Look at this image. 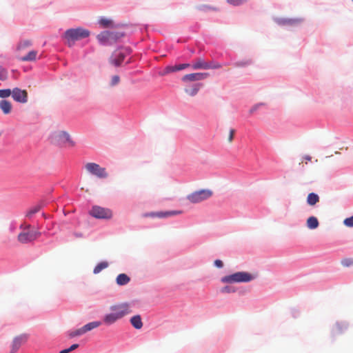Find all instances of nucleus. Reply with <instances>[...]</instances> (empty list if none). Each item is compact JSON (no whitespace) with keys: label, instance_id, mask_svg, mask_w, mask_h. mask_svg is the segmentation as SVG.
Listing matches in <instances>:
<instances>
[{"label":"nucleus","instance_id":"nucleus-37","mask_svg":"<svg viewBox=\"0 0 353 353\" xmlns=\"http://www.w3.org/2000/svg\"><path fill=\"white\" fill-rule=\"evenodd\" d=\"M209 69H217L221 67V65L219 63L209 62Z\"/></svg>","mask_w":353,"mask_h":353},{"label":"nucleus","instance_id":"nucleus-39","mask_svg":"<svg viewBox=\"0 0 353 353\" xmlns=\"http://www.w3.org/2000/svg\"><path fill=\"white\" fill-rule=\"evenodd\" d=\"M235 130L234 129L230 130V133L228 136V141L231 143L233 141L234 136Z\"/></svg>","mask_w":353,"mask_h":353},{"label":"nucleus","instance_id":"nucleus-23","mask_svg":"<svg viewBox=\"0 0 353 353\" xmlns=\"http://www.w3.org/2000/svg\"><path fill=\"white\" fill-rule=\"evenodd\" d=\"M201 86H202V84H199V83L195 84L192 88H189V89H185V92L190 96H194L197 94V92H199V90Z\"/></svg>","mask_w":353,"mask_h":353},{"label":"nucleus","instance_id":"nucleus-24","mask_svg":"<svg viewBox=\"0 0 353 353\" xmlns=\"http://www.w3.org/2000/svg\"><path fill=\"white\" fill-rule=\"evenodd\" d=\"M108 266V263L106 261H102L98 263L95 268H94L93 272L97 274H99L101 271L105 269Z\"/></svg>","mask_w":353,"mask_h":353},{"label":"nucleus","instance_id":"nucleus-38","mask_svg":"<svg viewBox=\"0 0 353 353\" xmlns=\"http://www.w3.org/2000/svg\"><path fill=\"white\" fill-rule=\"evenodd\" d=\"M221 292H224V293H231V292H234L235 290L233 288H232L230 286H225L222 288Z\"/></svg>","mask_w":353,"mask_h":353},{"label":"nucleus","instance_id":"nucleus-18","mask_svg":"<svg viewBox=\"0 0 353 353\" xmlns=\"http://www.w3.org/2000/svg\"><path fill=\"white\" fill-rule=\"evenodd\" d=\"M307 227L310 230H314L319 225V221L315 216H310L306 221Z\"/></svg>","mask_w":353,"mask_h":353},{"label":"nucleus","instance_id":"nucleus-12","mask_svg":"<svg viewBox=\"0 0 353 353\" xmlns=\"http://www.w3.org/2000/svg\"><path fill=\"white\" fill-rule=\"evenodd\" d=\"M208 73L196 72L185 74L182 77L183 82L198 81L203 80L208 77Z\"/></svg>","mask_w":353,"mask_h":353},{"label":"nucleus","instance_id":"nucleus-26","mask_svg":"<svg viewBox=\"0 0 353 353\" xmlns=\"http://www.w3.org/2000/svg\"><path fill=\"white\" fill-rule=\"evenodd\" d=\"M40 210L41 206L39 205H35L27 211L26 216L28 218H31L34 214L37 213Z\"/></svg>","mask_w":353,"mask_h":353},{"label":"nucleus","instance_id":"nucleus-25","mask_svg":"<svg viewBox=\"0 0 353 353\" xmlns=\"http://www.w3.org/2000/svg\"><path fill=\"white\" fill-rule=\"evenodd\" d=\"M31 46H32V42L30 41H28V40L22 41L19 43L17 50L19 51H23L26 48H29Z\"/></svg>","mask_w":353,"mask_h":353},{"label":"nucleus","instance_id":"nucleus-32","mask_svg":"<svg viewBox=\"0 0 353 353\" xmlns=\"http://www.w3.org/2000/svg\"><path fill=\"white\" fill-rule=\"evenodd\" d=\"M228 3L233 6H240L247 1V0H227Z\"/></svg>","mask_w":353,"mask_h":353},{"label":"nucleus","instance_id":"nucleus-31","mask_svg":"<svg viewBox=\"0 0 353 353\" xmlns=\"http://www.w3.org/2000/svg\"><path fill=\"white\" fill-rule=\"evenodd\" d=\"M12 94V91L10 89H3L0 90V97L1 98H6L10 97Z\"/></svg>","mask_w":353,"mask_h":353},{"label":"nucleus","instance_id":"nucleus-14","mask_svg":"<svg viewBox=\"0 0 353 353\" xmlns=\"http://www.w3.org/2000/svg\"><path fill=\"white\" fill-rule=\"evenodd\" d=\"M208 63L203 59L199 58L193 62L192 68L194 70H208L210 67Z\"/></svg>","mask_w":353,"mask_h":353},{"label":"nucleus","instance_id":"nucleus-10","mask_svg":"<svg viewBox=\"0 0 353 353\" xmlns=\"http://www.w3.org/2000/svg\"><path fill=\"white\" fill-rule=\"evenodd\" d=\"M28 339V335L26 334H21L16 336L10 344V353H16L22 345L26 343Z\"/></svg>","mask_w":353,"mask_h":353},{"label":"nucleus","instance_id":"nucleus-49","mask_svg":"<svg viewBox=\"0 0 353 353\" xmlns=\"http://www.w3.org/2000/svg\"><path fill=\"white\" fill-rule=\"evenodd\" d=\"M352 1H353V0H352Z\"/></svg>","mask_w":353,"mask_h":353},{"label":"nucleus","instance_id":"nucleus-20","mask_svg":"<svg viewBox=\"0 0 353 353\" xmlns=\"http://www.w3.org/2000/svg\"><path fill=\"white\" fill-rule=\"evenodd\" d=\"M319 196L317 194L312 192L307 196V203L309 205L313 206L319 202Z\"/></svg>","mask_w":353,"mask_h":353},{"label":"nucleus","instance_id":"nucleus-36","mask_svg":"<svg viewBox=\"0 0 353 353\" xmlns=\"http://www.w3.org/2000/svg\"><path fill=\"white\" fill-rule=\"evenodd\" d=\"M119 81H120L119 77L118 75H114L112 77L110 85L114 86V85H117L119 83Z\"/></svg>","mask_w":353,"mask_h":353},{"label":"nucleus","instance_id":"nucleus-48","mask_svg":"<svg viewBox=\"0 0 353 353\" xmlns=\"http://www.w3.org/2000/svg\"><path fill=\"white\" fill-rule=\"evenodd\" d=\"M255 109H256V108L251 109L250 112H252L254 110H255Z\"/></svg>","mask_w":353,"mask_h":353},{"label":"nucleus","instance_id":"nucleus-22","mask_svg":"<svg viewBox=\"0 0 353 353\" xmlns=\"http://www.w3.org/2000/svg\"><path fill=\"white\" fill-rule=\"evenodd\" d=\"M100 321L90 322L82 327L84 334L101 325Z\"/></svg>","mask_w":353,"mask_h":353},{"label":"nucleus","instance_id":"nucleus-3","mask_svg":"<svg viewBox=\"0 0 353 353\" xmlns=\"http://www.w3.org/2000/svg\"><path fill=\"white\" fill-rule=\"evenodd\" d=\"M31 225L30 224H22L20 228L23 230L17 236L18 241L23 244L28 243L34 241L40 236L41 233L38 231L30 230Z\"/></svg>","mask_w":353,"mask_h":353},{"label":"nucleus","instance_id":"nucleus-6","mask_svg":"<svg viewBox=\"0 0 353 353\" xmlns=\"http://www.w3.org/2000/svg\"><path fill=\"white\" fill-rule=\"evenodd\" d=\"M131 50L128 48H122L115 50L111 57L110 58V62L115 66H119L123 61L125 57L129 55Z\"/></svg>","mask_w":353,"mask_h":353},{"label":"nucleus","instance_id":"nucleus-46","mask_svg":"<svg viewBox=\"0 0 353 353\" xmlns=\"http://www.w3.org/2000/svg\"><path fill=\"white\" fill-rule=\"evenodd\" d=\"M75 236L77 237H81L82 234H76Z\"/></svg>","mask_w":353,"mask_h":353},{"label":"nucleus","instance_id":"nucleus-43","mask_svg":"<svg viewBox=\"0 0 353 353\" xmlns=\"http://www.w3.org/2000/svg\"><path fill=\"white\" fill-rule=\"evenodd\" d=\"M79 347V345L78 344H73L70 347H69V350H70V352L77 349V347Z\"/></svg>","mask_w":353,"mask_h":353},{"label":"nucleus","instance_id":"nucleus-28","mask_svg":"<svg viewBox=\"0 0 353 353\" xmlns=\"http://www.w3.org/2000/svg\"><path fill=\"white\" fill-rule=\"evenodd\" d=\"M110 40L111 41V44L123 36V34L113 32H110Z\"/></svg>","mask_w":353,"mask_h":353},{"label":"nucleus","instance_id":"nucleus-15","mask_svg":"<svg viewBox=\"0 0 353 353\" xmlns=\"http://www.w3.org/2000/svg\"><path fill=\"white\" fill-rule=\"evenodd\" d=\"M110 31H104L97 35V39L103 44H111Z\"/></svg>","mask_w":353,"mask_h":353},{"label":"nucleus","instance_id":"nucleus-17","mask_svg":"<svg viewBox=\"0 0 353 353\" xmlns=\"http://www.w3.org/2000/svg\"><path fill=\"white\" fill-rule=\"evenodd\" d=\"M38 52L37 50H31L26 55L19 57L21 61H33L37 59Z\"/></svg>","mask_w":353,"mask_h":353},{"label":"nucleus","instance_id":"nucleus-47","mask_svg":"<svg viewBox=\"0 0 353 353\" xmlns=\"http://www.w3.org/2000/svg\"><path fill=\"white\" fill-rule=\"evenodd\" d=\"M292 20H288V21H286V23H292Z\"/></svg>","mask_w":353,"mask_h":353},{"label":"nucleus","instance_id":"nucleus-16","mask_svg":"<svg viewBox=\"0 0 353 353\" xmlns=\"http://www.w3.org/2000/svg\"><path fill=\"white\" fill-rule=\"evenodd\" d=\"M130 323L137 330L141 329L143 327V322L140 315L137 314L131 317Z\"/></svg>","mask_w":353,"mask_h":353},{"label":"nucleus","instance_id":"nucleus-19","mask_svg":"<svg viewBox=\"0 0 353 353\" xmlns=\"http://www.w3.org/2000/svg\"><path fill=\"white\" fill-rule=\"evenodd\" d=\"M0 108L5 114H8L11 112L12 104L7 100H1L0 101Z\"/></svg>","mask_w":353,"mask_h":353},{"label":"nucleus","instance_id":"nucleus-11","mask_svg":"<svg viewBox=\"0 0 353 353\" xmlns=\"http://www.w3.org/2000/svg\"><path fill=\"white\" fill-rule=\"evenodd\" d=\"M12 97L19 103H25L28 101V92L26 90L15 88L12 90Z\"/></svg>","mask_w":353,"mask_h":353},{"label":"nucleus","instance_id":"nucleus-2","mask_svg":"<svg viewBox=\"0 0 353 353\" xmlns=\"http://www.w3.org/2000/svg\"><path fill=\"white\" fill-rule=\"evenodd\" d=\"M90 32L83 28H71L67 30L64 32L63 37L66 41L67 44L71 47L75 41L83 39L89 37Z\"/></svg>","mask_w":353,"mask_h":353},{"label":"nucleus","instance_id":"nucleus-35","mask_svg":"<svg viewBox=\"0 0 353 353\" xmlns=\"http://www.w3.org/2000/svg\"><path fill=\"white\" fill-rule=\"evenodd\" d=\"M341 264L344 267H349L353 265V259H344L341 261Z\"/></svg>","mask_w":353,"mask_h":353},{"label":"nucleus","instance_id":"nucleus-27","mask_svg":"<svg viewBox=\"0 0 353 353\" xmlns=\"http://www.w3.org/2000/svg\"><path fill=\"white\" fill-rule=\"evenodd\" d=\"M179 71L177 65H168L167 66L164 70L161 73V75H165L167 74H169L170 72H174Z\"/></svg>","mask_w":353,"mask_h":353},{"label":"nucleus","instance_id":"nucleus-41","mask_svg":"<svg viewBox=\"0 0 353 353\" xmlns=\"http://www.w3.org/2000/svg\"><path fill=\"white\" fill-rule=\"evenodd\" d=\"M214 265L217 267V268H222L223 266V263L222 262V261L219 260V259H217V260H215L214 261Z\"/></svg>","mask_w":353,"mask_h":353},{"label":"nucleus","instance_id":"nucleus-7","mask_svg":"<svg viewBox=\"0 0 353 353\" xmlns=\"http://www.w3.org/2000/svg\"><path fill=\"white\" fill-rule=\"evenodd\" d=\"M212 195V192L210 190H201L189 194L187 199L192 203H197L209 199Z\"/></svg>","mask_w":353,"mask_h":353},{"label":"nucleus","instance_id":"nucleus-29","mask_svg":"<svg viewBox=\"0 0 353 353\" xmlns=\"http://www.w3.org/2000/svg\"><path fill=\"white\" fill-rule=\"evenodd\" d=\"M84 334V332L82 329V327L79 328V329H77L74 331H71L69 332L68 334V336L70 337V338H73V337H75V336H81L82 334Z\"/></svg>","mask_w":353,"mask_h":353},{"label":"nucleus","instance_id":"nucleus-44","mask_svg":"<svg viewBox=\"0 0 353 353\" xmlns=\"http://www.w3.org/2000/svg\"><path fill=\"white\" fill-rule=\"evenodd\" d=\"M304 159H305L306 161H311L312 159V157L309 155H305L304 157H303Z\"/></svg>","mask_w":353,"mask_h":353},{"label":"nucleus","instance_id":"nucleus-1","mask_svg":"<svg viewBox=\"0 0 353 353\" xmlns=\"http://www.w3.org/2000/svg\"><path fill=\"white\" fill-rule=\"evenodd\" d=\"M110 313L103 317V322L106 325H112L118 320L132 313L130 304L128 303H121L110 306Z\"/></svg>","mask_w":353,"mask_h":353},{"label":"nucleus","instance_id":"nucleus-33","mask_svg":"<svg viewBox=\"0 0 353 353\" xmlns=\"http://www.w3.org/2000/svg\"><path fill=\"white\" fill-rule=\"evenodd\" d=\"M8 79V72L7 71L2 68H0V80L1 81H6V79Z\"/></svg>","mask_w":353,"mask_h":353},{"label":"nucleus","instance_id":"nucleus-13","mask_svg":"<svg viewBox=\"0 0 353 353\" xmlns=\"http://www.w3.org/2000/svg\"><path fill=\"white\" fill-rule=\"evenodd\" d=\"M181 211H168L166 212H150V213H145L143 214V217H165L168 216H173L181 214Z\"/></svg>","mask_w":353,"mask_h":353},{"label":"nucleus","instance_id":"nucleus-42","mask_svg":"<svg viewBox=\"0 0 353 353\" xmlns=\"http://www.w3.org/2000/svg\"><path fill=\"white\" fill-rule=\"evenodd\" d=\"M250 63V61H248L245 62H237L235 63L236 66L240 67V66H245L246 65H248Z\"/></svg>","mask_w":353,"mask_h":353},{"label":"nucleus","instance_id":"nucleus-8","mask_svg":"<svg viewBox=\"0 0 353 353\" xmlns=\"http://www.w3.org/2000/svg\"><path fill=\"white\" fill-rule=\"evenodd\" d=\"M85 168L90 174L100 179H105L108 176L105 168H101L99 164L95 163H87L85 165Z\"/></svg>","mask_w":353,"mask_h":353},{"label":"nucleus","instance_id":"nucleus-34","mask_svg":"<svg viewBox=\"0 0 353 353\" xmlns=\"http://www.w3.org/2000/svg\"><path fill=\"white\" fill-rule=\"evenodd\" d=\"M343 223L347 227H349V228L353 227V216H352L349 218H346L343 221Z\"/></svg>","mask_w":353,"mask_h":353},{"label":"nucleus","instance_id":"nucleus-30","mask_svg":"<svg viewBox=\"0 0 353 353\" xmlns=\"http://www.w3.org/2000/svg\"><path fill=\"white\" fill-rule=\"evenodd\" d=\"M99 23L103 28H108L112 25V21L106 18H102L99 20Z\"/></svg>","mask_w":353,"mask_h":353},{"label":"nucleus","instance_id":"nucleus-40","mask_svg":"<svg viewBox=\"0 0 353 353\" xmlns=\"http://www.w3.org/2000/svg\"><path fill=\"white\" fill-rule=\"evenodd\" d=\"M190 66V65L189 63H182V64L177 65L179 71L184 70Z\"/></svg>","mask_w":353,"mask_h":353},{"label":"nucleus","instance_id":"nucleus-45","mask_svg":"<svg viewBox=\"0 0 353 353\" xmlns=\"http://www.w3.org/2000/svg\"><path fill=\"white\" fill-rule=\"evenodd\" d=\"M69 352H70V350H69V348H68V349L61 350L59 353H69Z\"/></svg>","mask_w":353,"mask_h":353},{"label":"nucleus","instance_id":"nucleus-9","mask_svg":"<svg viewBox=\"0 0 353 353\" xmlns=\"http://www.w3.org/2000/svg\"><path fill=\"white\" fill-rule=\"evenodd\" d=\"M90 214L97 219H110L112 216L110 210L99 206L92 207L90 211Z\"/></svg>","mask_w":353,"mask_h":353},{"label":"nucleus","instance_id":"nucleus-4","mask_svg":"<svg viewBox=\"0 0 353 353\" xmlns=\"http://www.w3.org/2000/svg\"><path fill=\"white\" fill-rule=\"evenodd\" d=\"M254 278V276L248 272H238L222 277L221 282L224 283H247L253 280Z\"/></svg>","mask_w":353,"mask_h":353},{"label":"nucleus","instance_id":"nucleus-21","mask_svg":"<svg viewBox=\"0 0 353 353\" xmlns=\"http://www.w3.org/2000/svg\"><path fill=\"white\" fill-rule=\"evenodd\" d=\"M130 281V278L125 274H119L117 279L116 282L119 285H125Z\"/></svg>","mask_w":353,"mask_h":353},{"label":"nucleus","instance_id":"nucleus-5","mask_svg":"<svg viewBox=\"0 0 353 353\" xmlns=\"http://www.w3.org/2000/svg\"><path fill=\"white\" fill-rule=\"evenodd\" d=\"M51 142L55 145L70 147L74 146L75 143L70 138V134L65 131H56L51 134Z\"/></svg>","mask_w":353,"mask_h":353}]
</instances>
